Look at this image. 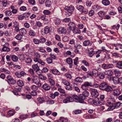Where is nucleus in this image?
<instances>
[{"label": "nucleus", "instance_id": "obj_52", "mask_svg": "<svg viewBox=\"0 0 122 122\" xmlns=\"http://www.w3.org/2000/svg\"><path fill=\"white\" fill-rule=\"evenodd\" d=\"M99 76V78L101 79H103L105 78L104 75L102 73H99L98 76Z\"/></svg>", "mask_w": 122, "mask_h": 122}, {"label": "nucleus", "instance_id": "obj_5", "mask_svg": "<svg viewBox=\"0 0 122 122\" xmlns=\"http://www.w3.org/2000/svg\"><path fill=\"white\" fill-rule=\"evenodd\" d=\"M121 103L119 102H117L115 103V101L114 100L113 101H112L110 102H108L107 103V105H108V104L109 105H114L116 108H117L119 107L121 105Z\"/></svg>", "mask_w": 122, "mask_h": 122}, {"label": "nucleus", "instance_id": "obj_51", "mask_svg": "<svg viewBox=\"0 0 122 122\" xmlns=\"http://www.w3.org/2000/svg\"><path fill=\"white\" fill-rule=\"evenodd\" d=\"M62 83L65 85L66 86L67 85L70 84V83L69 82L66 80H62Z\"/></svg>", "mask_w": 122, "mask_h": 122}, {"label": "nucleus", "instance_id": "obj_23", "mask_svg": "<svg viewBox=\"0 0 122 122\" xmlns=\"http://www.w3.org/2000/svg\"><path fill=\"white\" fill-rule=\"evenodd\" d=\"M102 4L106 6L109 5L110 3L109 0H102Z\"/></svg>", "mask_w": 122, "mask_h": 122}, {"label": "nucleus", "instance_id": "obj_9", "mask_svg": "<svg viewBox=\"0 0 122 122\" xmlns=\"http://www.w3.org/2000/svg\"><path fill=\"white\" fill-rule=\"evenodd\" d=\"M74 99L70 96H68L66 98L63 100V102L64 103H66L70 102H73Z\"/></svg>", "mask_w": 122, "mask_h": 122}, {"label": "nucleus", "instance_id": "obj_30", "mask_svg": "<svg viewBox=\"0 0 122 122\" xmlns=\"http://www.w3.org/2000/svg\"><path fill=\"white\" fill-rule=\"evenodd\" d=\"M119 78L115 76L113 78V81L114 83L116 84H119Z\"/></svg>", "mask_w": 122, "mask_h": 122}, {"label": "nucleus", "instance_id": "obj_55", "mask_svg": "<svg viewBox=\"0 0 122 122\" xmlns=\"http://www.w3.org/2000/svg\"><path fill=\"white\" fill-rule=\"evenodd\" d=\"M12 14L10 10H8L5 11V15L6 16H10Z\"/></svg>", "mask_w": 122, "mask_h": 122}, {"label": "nucleus", "instance_id": "obj_38", "mask_svg": "<svg viewBox=\"0 0 122 122\" xmlns=\"http://www.w3.org/2000/svg\"><path fill=\"white\" fill-rule=\"evenodd\" d=\"M89 94V92L86 91L83 92L82 94H81V95H83V96L84 97L85 99L86 97H87L88 96Z\"/></svg>", "mask_w": 122, "mask_h": 122}, {"label": "nucleus", "instance_id": "obj_39", "mask_svg": "<svg viewBox=\"0 0 122 122\" xmlns=\"http://www.w3.org/2000/svg\"><path fill=\"white\" fill-rule=\"evenodd\" d=\"M106 14V12L103 11H101L98 12V14L99 16L102 17L104 16Z\"/></svg>", "mask_w": 122, "mask_h": 122}, {"label": "nucleus", "instance_id": "obj_50", "mask_svg": "<svg viewBox=\"0 0 122 122\" xmlns=\"http://www.w3.org/2000/svg\"><path fill=\"white\" fill-rule=\"evenodd\" d=\"M43 13L44 15H49L51 13V12L48 10H45L43 11Z\"/></svg>", "mask_w": 122, "mask_h": 122}, {"label": "nucleus", "instance_id": "obj_25", "mask_svg": "<svg viewBox=\"0 0 122 122\" xmlns=\"http://www.w3.org/2000/svg\"><path fill=\"white\" fill-rule=\"evenodd\" d=\"M72 31L74 34H80L81 31L79 29L76 27L72 29Z\"/></svg>", "mask_w": 122, "mask_h": 122}, {"label": "nucleus", "instance_id": "obj_4", "mask_svg": "<svg viewBox=\"0 0 122 122\" xmlns=\"http://www.w3.org/2000/svg\"><path fill=\"white\" fill-rule=\"evenodd\" d=\"M68 25L69 27L68 28L67 30L69 32H70L72 29L75 28L76 27L75 23L72 22H70L68 24Z\"/></svg>", "mask_w": 122, "mask_h": 122}, {"label": "nucleus", "instance_id": "obj_61", "mask_svg": "<svg viewBox=\"0 0 122 122\" xmlns=\"http://www.w3.org/2000/svg\"><path fill=\"white\" fill-rule=\"evenodd\" d=\"M31 88L33 91H36L38 89V87L35 85H33L31 86Z\"/></svg>", "mask_w": 122, "mask_h": 122}, {"label": "nucleus", "instance_id": "obj_1", "mask_svg": "<svg viewBox=\"0 0 122 122\" xmlns=\"http://www.w3.org/2000/svg\"><path fill=\"white\" fill-rule=\"evenodd\" d=\"M6 78L7 80H5L7 81L9 84H14L16 82V81L14 80L11 76L8 75Z\"/></svg>", "mask_w": 122, "mask_h": 122}, {"label": "nucleus", "instance_id": "obj_16", "mask_svg": "<svg viewBox=\"0 0 122 122\" xmlns=\"http://www.w3.org/2000/svg\"><path fill=\"white\" fill-rule=\"evenodd\" d=\"M113 95L115 96H117L120 95L121 92L119 89H116L113 90Z\"/></svg>", "mask_w": 122, "mask_h": 122}, {"label": "nucleus", "instance_id": "obj_41", "mask_svg": "<svg viewBox=\"0 0 122 122\" xmlns=\"http://www.w3.org/2000/svg\"><path fill=\"white\" fill-rule=\"evenodd\" d=\"M77 9L81 12L83 11L84 8L83 6L81 5H78L77 6Z\"/></svg>", "mask_w": 122, "mask_h": 122}, {"label": "nucleus", "instance_id": "obj_34", "mask_svg": "<svg viewBox=\"0 0 122 122\" xmlns=\"http://www.w3.org/2000/svg\"><path fill=\"white\" fill-rule=\"evenodd\" d=\"M116 66L118 68L122 69V61H119L117 62Z\"/></svg>", "mask_w": 122, "mask_h": 122}, {"label": "nucleus", "instance_id": "obj_17", "mask_svg": "<svg viewBox=\"0 0 122 122\" xmlns=\"http://www.w3.org/2000/svg\"><path fill=\"white\" fill-rule=\"evenodd\" d=\"M50 57L47 58L46 59V61L47 62L48 64H51L53 62V55H52L51 54H50Z\"/></svg>", "mask_w": 122, "mask_h": 122}, {"label": "nucleus", "instance_id": "obj_59", "mask_svg": "<svg viewBox=\"0 0 122 122\" xmlns=\"http://www.w3.org/2000/svg\"><path fill=\"white\" fill-rule=\"evenodd\" d=\"M78 57H76L74 60V63L75 65H77L78 63Z\"/></svg>", "mask_w": 122, "mask_h": 122}, {"label": "nucleus", "instance_id": "obj_57", "mask_svg": "<svg viewBox=\"0 0 122 122\" xmlns=\"http://www.w3.org/2000/svg\"><path fill=\"white\" fill-rule=\"evenodd\" d=\"M65 88L66 90H71L72 89V87L70 85V84L66 86Z\"/></svg>", "mask_w": 122, "mask_h": 122}, {"label": "nucleus", "instance_id": "obj_49", "mask_svg": "<svg viewBox=\"0 0 122 122\" xmlns=\"http://www.w3.org/2000/svg\"><path fill=\"white\" fill-rule=\"evenodd\" d=\"M32 61V60L31 58H28L26 59L25 62L27 63H31Z\"/></svg>", "mask_w": 122, "mask_h": 122}, {"label": "nucleus", "instance_id": "obj_53", "mask_svg": "<svg viewBox=\"0 0 122 122\" xmlns=\"http://www.w3.org/2000/svg\"><path fill=\"white\" fill-rule=\"evenodd\" d=\"M65 76L67 79H71L72 77L71 75L68 73H66L65 74Z\"/></svg>", "mask_w": 122, "mask_h": 122}, {"label": "nucleus", "instance_id": "obj_35", "mask_svg": "<svg viewBox=\"0 0 122 122\" xmlns=\"http://www.w3.org/2000/svg\"><path fill=\"white\" fill-rule=\"evenodd\" d=\"M107 87L105 89V91H106L107 92H110L112 91V87L110 86H109L107 85Z\"/></svg>", "mask_w": 122, "mask_h": 122}, {"label": "nucleus", "instance_id": "obj_48", "mask_svg": "<svg viewBox=\"0 0 122 122\" xmlns=\"http://www.w3.org/2000/svg\"><path fill=\"white\" fill-rule=\"evenodd\" d=\"M86 73H87L86 75L87 77L89 78L91 77H92L93 76L92 71H88Z\"/></svg>", "mask_w": 122, "mask_h": 122}, {"label": "nucleus", "instance_id": "obj_46", "mask_svg": "<svg viewBox=\"0 0 122 122\" xmlns=\"http://www.w3.org/2000/svg\"><path fill=\"white\" fill-rule=\"evenodd\" d=\"M36 34L34 31L31 30H30L29 32V35L31 36H34Z\"/></svg>", "mask_w": 122, "mask_h": 122}, {"label": "nucleus", "instance_id": "obj_20", "mask_svg": "<svg viewBox=\"0 0 122 122\" xmlns=\"http://www.w3.org/2000/svg\"><path fill=\"white\" fill-rule=\"evenodd\" d=\"M43 88L45 91L49 90L51 88V87L46 83L44 84L42 86Z\"/></svg>", "mask_w": 122, "mask_h": 122}, {"label": "nucleus", "instance_id": "obj_13", "mask_svg": "<svg viewBox=\"0 0 122 122\" xmlns=\"http://www.w3.org/2000/svg\"><path fill=\"white\" fill-rule=\"evenodd\" d=\"M107 84L105 82L102 83L99 85V89L105 91L107 87Z\"/></svg>", "mask_w": 122, "mask_h": 122}, {"label": "nucleus", "instance_id": "obj_28", "mask_svg": "<svg viewBox=\"0 0 122 122\" xmlns=\"http://www.w3.org/2000/svg\"><path fill=\"white\" fill-rule=\"evenodd\" d=\"M11 59L13 61L16 62L18 60V58L16 56L13 55L11 56Z\"/></svg>", "mask_w": 122, "mask_h": 122}, {"label": "nucleus", "instance_id": "obj_37", "mask_svg": "<svg viewBox=\"0 0 122 122\" xmlns=\"http://www.w3.org/2000/svg\"><path fill=\"white\" fill-rule=\"evenodd\" d=\"M50 31V28L48 26L45 27L44 29V32L45 34H47L49 33Z\"/></svg>", "mask_w": 122, "mask_h": 122}, {"label": "nucleus", "instance_id": "obj_42", "mask_svg": "<svg viewBox=\"0 0 122 122\" xmlns=\"http://www.w3.org/2000/svg\"><path fill=\"white\" fill-rule=\"evenodd\" d=\"M15 113V111L13 110H10L8 113V115L12 116L14 115V114Z\"/></svg>", "mask_w": 122, "mask_h": 122}, {"label": "nucleus", "instance_id": "obj_22", "mask_svg": "<svg viewBox=\"0 0 122 122\" xmlns=\"http://www.w3.org/2000/svg\"><path fill=\"white\" fill-rule=\"evenodd\" d=\"M55 122H69L67 119L63 117L60 118L59 121H56Z\"/></svg>", "mask_w": 122, "mask_h": 122}, {"label": "nucleus", "instance_id": "obj_43", "mask_svg": "<svg viewBox=\"0 0 122 122\" xmlns=\"http://www.w3.org/2000/svg\"><path fill=\"white\" fill-rule=\"evenodd\" d=\"M52 74H53V69H52L50 72L47 74L48 77L52 78L53 77Z\"/></svg>", "mask_w": 122, "mask_h": 122}, {"label": "nucleus", "instance_id": "obj_10", "mask_svg": "<svg viewBox=\"0 0 122 122\" xmlns=\"http://www.w3.org/2000/svg\"><path fill=\"white\" fill-rule=\"evenodd\" d=\"M26 74L24 71H23L20 72H16L15 73V75L19 78H20L22 76H24Z\"/></svg>", "mask_w": 122, "mask_h": 122}, {"label": "nucleus", "instance_id": "obj_36", "mask_svg": "<svg viewBox=\"0 0 122 122\" xmlns=\"http://www.w3.org/2000/svg\"><path fill=\"white\" fill-rule=\"evenodd\" d=\"M17 84L19 86L21 87L23 86L24 84L23 82L21 80H18L17 81Z\"/></svg>", "mask_w": 122, "mask_h": 122}, {"label": "nucleus", "instance_id": "obj_47", "mask_svg": "<svg viewBox=\"0 0 122 122\" xmlns=\"http://www.w3.org/2000/svg\"><path fill=\"white\" fill-rule=\"evenodd\" d=\"M0 70L2 72H4L6 74H9L10 73L9 71L4 68H1Z\"/></svg>", "mask_w": 122, "mask_h": 122}, {"label": "nucleus", "instance_id": "obj_63", "mask_svg": "<svg viewBox=\"0 0 122 122\" xmlns=\"http://www.w3.org/2000/svg\"><path fill=\"white\" fill-rule=\"evenodd\" d=\"M94 14V11L93 10H91L89 11L88 14L90 16H93Z\"/></svg>", "mask_w": 122, "mask_h": 122}, {"label": "nucleus", "instance_id": "obj_64", "mask_svg": "<svg viewBox=\"0 0 122 122\" xmlns=\"http://www.w3.org/2000/svg\"><path fill=\"white\" fill-rule=\"evenodd\" d=\"M41 71L42 73H45L48 71V69L47 67H45L43 68Z\"/></svg>", "mask_w": 122, "mask_h": 122}, {"label": "nucleus", "instance_id": "obj_21", "mask_svg": "<svg viewBox=\"0 0 122 122\" xmlns=\"http://www.w3.org/2000/svg\"><path fill=\"white\" fill-rule=\"evenodd\" d=\"M32 76V80L34 83L36 84L37 81L39 80V78L37 76L35 75H33Z\"/></svg>", "mask_w": 122, "mask_h": 122}, {"label": "nucleus", "instance_id": "obj_44", "mask_svg": "<svg viewBox=\"0 0 122 122\" xmlns=\"http://www.w3.org/2000/svg\"><path fill=\"white\" fill-rule=\"evenodd\" d=\"M110 105L109 106L107 109V111H109L112 110L116 108L114 105Z\"/></svg>", "mask_w": 122, "mask_h": 122}, {"label": "nucleus", "instance_id": "obj_14", "mask_svg": "<svg viewBox=\"0 0 122 122\" xmlns=\"http://www.w3.org/2000/svg\"><path fill=\"white\" fill-rule=\"evenodd\" d=\"M85 99V98L83 95L80 94L79 97H78V98L77 99L76 101L77 102L83 103L84 102V100Z\"/></svg>", "mask_w": 122, "mask_h": 122}, {"label": "nucleus", "instance_id": "obj_19", "mask_svg": "<svg viewBox=\"0 0 122 122\" xmlns=\"http://www.w3.org/2000/svg\"><path fill=\"white\" fill-rule=\"evenodd\" d=\"M58 32L60 34H64L66 31V29L64 27H61L58 29Z\"/></svg>", "mask_w": 122, "mask_h": 122}, {"label": "nucleus", "instance_id": "obj_32", "mask_svg": "<svg viewBox=\"0 0 122 122\" xmlns=\"http://www.w3.org/2000/svg\"><path fill=\"white\" fill-rule=\"evenodd\" d=\"M113 72L117 76H120L121 75V72L120 71L117 69H115L114 70Z\"/></svg>", "mask_w": 122, "mask_h": 122}, {"label": "nucleus", "instance_id": "obj_3", "mask_svg": "<svg viewBox=\"0 0 122 122\" xmlns=\"http://www.w3.org/2000/svg\"><path fill=\"white\" fill-rule=\"evenodd\" d=\"M93 85L91 82L88 81L85 82L84 84L81 86V88L84 90H86L88 86L92 87Z\"/></svg>", "mask_w": 122, "mask_h": 122}, {"label": "nucleus", "instance_id": "obj_6", "mask_svg": "<svg viewBox=\"0 0 122 122\" xmlns=\"http://www.w3.org/2000/svg\"><path fill=\"white\" fill-rule=\"evenodd\" d=\"M9 44L8 43H5L3 46V47L2 50L4 51L9 52L10 51V49L9 48Z\"/></svg>", "mask_w": 122, "mask_h": 122}, {"label": "nucleus", "instance_id": "obj_18", "mask_svg": "<svg viewBox=\"0 0 122 122\" xmlns=\"http://www.w3.org/2000/svg\"><path fill=\"white\" fill-rule=\"evenodd\" d=\"M67 63L69 65V67L71 68L72 67V64L73 63V61L72 59L70 57L67 58L66 59Z\"/></svg>", "mask_w": 122, "mask_h": 122}, {"label": "nucleus", "instance_id": "obj_45", "mask_svg": "<svg viewBox=\"0 0 122 122\" xmlns=\"http://www.w3.org/2000/svg\"><path fill=\"white\" fill-rule=\"evenodd\" d=\"M26 30L24 28H22L20 30V33H21L23 35H25L26 33Z\"/></svg>", "mask_w": 122, "mask_h": 122}, {"label": "nucleus", "instance_id": "obj_15", "mask_svg": "<svg viewBox=\"0 0 122 122\" xmlns=\"http://www.w3.org/2000/svg\"><path fill=\"white\" fill-rule=\"evenodd\" d=\"M87 51L88 53V56L90 57H92L94 54L93 49L92 48H88Z\"/></svg>", "mask_w": 122, "mask_h": 122}, {"label": "nucleus", "instance_id": "obj_40", "mask_svg": "<svg viewBox=\"0 0 122 122\" xmlns=\"http://www.w3.org/2000/svg\"><path fill=\"white\" fill-rule=\"evenodd\" d=\"M83 45L85 46H88L89 45H91L92 44L90 43V41L88 40L85 41L83 43Z\"/></svg>", "mask_w": 122, "mask_h": 122}, {"label": "nucleus", "instance_id": "obj_56", "mask_svg": "<svg viewBox=\"0 0 122 122\" xmlns=\"http://www.w3.org/2000/svg\"><path fill=\"white\" fill-rule=\"evenodd\" d=\"M120 26V25L119 24H117V25H114L112 26V29L114 30L116 29V30H118L119 29Z\"/></svg>", "mask_w": 122, "mask_h": 122}, {"label": "nucleus", "instance_id": "obj_62", "mask_svg": "<svg viewBox=\"0 0 122 122\" xmlns=\"http://www.w3.org/2000/svg\"><path fill=\"white\" fill-rule=\"evenodd\" d=\"M63 21L65 23H67L70 22L71 20L70 18H66L63 20Z\"/></svg>", "mask_w": 122, "mask_h": 122}, {"label": "nucleus", "instance_id": "obj_58", "mask_svg": "<svg viewBox=\"0 0 122 122\" xmlns=\"http://www.w3.org/2000/svg\"><path fill=\"white\" fill-rule=\"evenodd\" d=\"M39 78L41 80H46V77L42 74L39 75Z\"/></svg>", "mask_w": 122, "mask_h": 122}, {"label": "nucleus", "instance_id": "obj_29", "mask_svg": "<svg viewBox=\"0 0 122 122\" xmlns=\"http://www.w3.org/2000/svg\"><path fill=\"white\" fill-rule=\"evenodd\" d=\"M93 76H97L98 75V71L96 69H93L92 71Z\"/></svg>", "mask_w": 122, "mask_h": 122}, {"label": "nucleus", "instance_id": "obj_11", "mask_svg": "<svg viewBox=\"0 0 122 122\" xmlns=\"http://www.w3.org/2000/svg\"><path fill=\"white\" fill-rule=\"evenodd\" d=\"M74 6L72 5H71L69 7H66L65 8V9L68 11V12L71 14L73 12L74 10Z\"/></svg>", "mask_w": 122, "mask_h": 122}, {"label": "nucleus", "instance_id": "obj_8", "mask_svg": "<svg viewBox=\"0 0 122 122\" xmlns=\"http://www.w3.org/2000/svg\"><path fill=\"white\" fill-rule=\"evenodd\" d=\"M33 41L35 44H37L39 43H42L46 42V39H40V40L38 39H34Z\"/></svg>", "mask_w": 122, "mask_h": 122}, {"label": "nucleus", "instance_id": "obj_27", "mask_svg": "<svg viewBox=\"0 0 122 122\" xmlns=\"http://www.w3.org/2000/svg\"><path fill=\"white\" fill-rule=\"evenodd\" d=\"M54 22L56 25H58L61 22V21L59 19L57 18H55L54 19Z\"/></svg>", "mask_w": 122, "mask_h": 122}, {"label": "nucleus", "instance_id": "obj_24", "mask_svg": "<svg viewBox=\"0 0 122 122\" xmlns=\"http://www.w3.org/2000/svg\"><path fill=\"white\" fill-rule=\"evenodd\" d=\"M104 74L108 76H111L112 75L113 72L111 70H108L104 72Z\"/></svg>", "mask_w": 122, "mask_h": 122}, {"label": "nucleus", "instance_id": "obj_54", "mask_svg": "<svg viewBox=\"0 0 122 122\" xmlns=\"http://www.w3.org/2000/svg\"><path fill=\"white\" fill-rule=\"evenodd\" d=\"M2 5L6 7L7 5V1L6 0H2V1H1Z\"/></svg>", "mask_w": 122, "mask_h": 122}, {"label": "nucleus", "instance_id": "obj_7", "mask_svg": "<svg viewBox=\"0 0 122 122\" xmlns=\"http://www.w3.org/2000/svg\"><path fill=\"white\" fill-rule=\"evenodd\" d=\"M93 102L94 104L97 106L101 105H103V103L101 101H100L99 98H96L93 100Z\"/></svg>", "mask_w": 122, "mask_h": 122}, {"label": "nucleus", "instance_id": "obj_12", "mask_svg": "<svg viewBox=\"0 0 122 122\" xmlns=\"http://www.w3.org/2000/svg\"><path fill=\"white\" fill-rule=\"evenodd\" d=\"M34 55L35 56L34 58V61L36 62H37L40 59L39 58L40 57V54L37 52L34 53Z\"/></svg>", "mask_w": 122, "mask_h": 122}, {"label": "nucleus", "instance_id": "obj_31", "mask_svg": "<svg viewBox=\"0 0 122 122\" xmlns=\"http://www.w3.org/2000/svg\"><path fill=\"white\" fill-rule=\"evenodd\" d=\"M32 67L34 70L36 71L40 70L39 67L37 64H34L32 66Z\"/></svg>", "mask_w": 122, "mask_h": 122}, {"label": "nucleus", "instance_id": "obj_2", "mask_svg": "<svg viewBox=\"0 0 122 122\" xmlns=\"http://www.w3.org/2000/svg\"><path fill=\"white\" fill-rule=\"evenodd\" d=\"M90 90L92 97L94 98H97L98 97L99 94L97 90L91 88L90 89Z\"/></svg>", "mask_w": 122, "mask_h": 122}, {"label": "nucleus", "instance_id": "obj_26", "mask_svg": "<svg viewBox=\"0 0 122 122\" xmlns=\"http://www.w3.org/2000/svg\"><path fill=\"white\" fill-rule=\"evenodd\" d=\"M75 81L79 83H82L83 82L82 79L81 77H77L75 79Z\"/></svg>", "mask_w": 122, "mask_h": 122}, {"label": "nucleus", "instance_id": "obj_60", "mask_svg": "<svg viewBox=\"0 0 122 122\" xmlns=\"http://www.w3.org/2000/svg\"><path fill=\"white\" fill-rule=\"evenodd\" d=\"M37 62H38V63L42 66H44L45 64V63L41 59L38 61Z\"/></svg>", "mask_w": 122, "mask_h": 122}, {"label": "nucleus", "instance_id": "obj_33", "mask_svg": "<svg viewBox=\"0 0 122 122\" xmlns=\"http://www.w3.org/2000/svg\"><path fill=\"white\" fill-rule=\"evenodd\" d=\"M92 8L94 10L97 11L100 10L101 7L98 5H95L93 6Z\"/></svg>", "mask_w": 122, "mask_h": 122}]
</instances>
